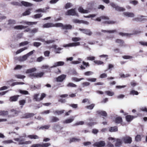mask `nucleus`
<instances>
[{
    "mask_svg": "<svg viewBox=\"0 0 147 147\" xmlns=\"http://www.w3.org/2000/svg\"><path fill=\"white\" fill-rule=\"evenodd\" d=\"M123 14L125 16L128 17H133L134 16V14L133 13L125 12L123 13Z\"/></svg>",
    "mask_w": 147,
    "mask_h": 147,
    "instance_id": "nucleus-23",
    "label": "nucleus"
},
{
    "mask_svg": "<svg viewBox=\"0 0 147 147\" xmlns=\"http://www.w3.org/2000/svg\"><path fill=\"white\" fill-rule=\"evenodd\" d=\"M67 86L69 87H76L77 85L73 83L70 82L67 84Z\"/></svg>",
    "mask_w": 147,
    "mask_h": 147,
    "instance_id": "nucleus-50",
    "label": "nucleus"
},
{
    "mask_svg": "<svg viewBox=\"0 0 147 147\" xmlns=\"http://www.w3.org/2000/svg\"><path fill=\"white\" fill-rule=\"evenodd\" d=\"M21 3L22 6L23 5L26 7L31 6L32 5V4L30 3L23 1L21 2Z\"/></svg>",
    "mask_w": 147,
    "mask_h": 147,
    "instance_id": "nucleus-24",
    "label": "nucleus"
},
{
    "mask_svg": "<svg viewBox=\"0 0 147 147\" xmlns=\"http://www.w3.org/2000/svg\"><path fill=\"white\" fill-rule=\"evenodd\" d=\"M96 113L104 117H107V113L105 111L99 110L96 111Z\"/></svg>",
    "mask_w": 147,
    "mask_h": 147,
    "instance_id": "nucleus-18",
    "label": "nucleus"
},
{
    "mask_svg": "<svg viewBox=\"0 0 147 147\" xmlns=\"http://www.w3.org/2000/svg\"><path fill=\"white\" fill-rule=\"evenodd\" d=\"M93 74V72L91 71H88L84 73V75L87 76H89L92 75Z\"/></svg>",
    "mask_w": 147,
    "mask_h": 147,
    "instance_id": "nucleus-63",
    "label": "nucleus"
},
{
    "mask_svg": "<svg viewBox=\"0 0 147 147\" xmlns=\"http://www.w3.org/2000/svg\"><path fill=\"white\" fill-rule=\"evenodd\" d=\"M54 24V27H62V28H63V24L61 23H57L55 24Z\"/></svg>",
    "mask_w": 147,
    "mask_h": 147,
    "instance_id": "nucleus-62",
    "label": "nucleus"
},
{
    "mask_svg": "<svg viewBox=\"0 0 147 147\" xmlns=\"http://www.w3.org/2000/svg\"><path fill=\"white\" fill-rule=\"evenodd\" d=\"M27 137L30 139H36L39 138V137L38 136L35 135H28L27 136Z\"/></svg>",
    "mask_w": 147,
    "mask_h": 147,
    "instance_id": "nucleus-27",
    "label": "nucleus"
},
{
    "mask_svg": "<svg viewBox=\"0 0 147 147\" xmlns=\"http://www.w3.org/2000/svg\"><path fill=\"white\" fill-rule=\"evenodd\" d=\"M41 87V86L40 85H37L36 86L35 85H33L32 86H31V88L32 89H33L34 90H35L36 89H39Z\"/></svg>",
    "mask_w": 147,
    "mask_h": 147,
    "instance_id": "nucleus-41",
    "label": "nucleus"
},
{
    "mask_svg": "<svg viewBox=\"0 0 147 147\" xmlns=\"http://www.w3.org/2000/svg\"><path fill=\"white\" fill-rule=\"evenodd\" d=\"M81 40V38L80 37H73L72 38V40L74 42H77L80 40Z\"/></svg>",
    "mask_w": 147,
    "mask_h": 147,
    "instance_id": "nucleus-52",
    "label": "nucleus"
},
{
    "mask_svg": "<svg viewBox=\"0 0 147 147\" xmlns=\"http://www.w3.org/2000/svg\"><path fill=\"white\" fill-rule=\"evenodd\" d=\"M74 120V118L73 117L71 119H66L63 122L64 123H69L72 122Z\"/></svg>",
    "mask_w": 147,
    "mask_h": 147,
    "instance_id": "nucleus-30",
    "label": "nucleus"
},
{
    "mask_svg": "<svg viewBox=\"0 0 147 147\" xmlns=\"http://www.w3.org/2000/svg\"><path fill=\"white\" fill-rule=\"evenodd\" d=\"M35 114L32 113H26L24 114L22 117L23 118L28 119L32 117Z\"/></svg>",
    "mask_w": 147,
    "mask_h": 147,
    "instance_id": "nucleus-12",
    "label": "nucleus"
},
{
    "mask_svg": "<svg viewBox=\"0 0 147 147\" xmlns=\"http://www.w3.org/2000/svg\"><path fill=\"white\" fill-rule=\"evenodd\" d=\"M8 112L7 111H0V115L4 116L7 115Z\"/></svg>",
    "mask_w": 147,
    "mask_h": 147,
    "instance_id": "nucleus-36",
    "label": "nucleus"
},
{
    "mask_svg": "<svg viewBox=\"0 0 147 147\" xmlns=\"http://www.w3.org/2000/svg\"><path fill=\"white\" fill-rule=\"evenodd\" d=\"M105 145V142L101 141L99 142H96L93 144V146L97 147H102L104 146Z\"/></svg>",
    "mask_w": 147,
    "mask_h": 147,
    "instance_id": "nucleus-7",
    "label": "nucleus"
},
{
    "mask_svg": "<svg viewBox=\"0 0 147 147\" xmlns=\"http://www.w3.org/2000/svg\"><path fill=\"white\" fill-rule=\"evenodd\" d=\"M20 111L16 109H11L10 112V114L8 115L9 117H13L16 116L18 115Z\"/></svg>",
    "mask_w": 147,
    "mask_h": 147,
    "instance_id": "nucleus-3",
    "label": "nucleus"
},
{
    "mask_svg": "<svg viewBox=\"0 0 147 147\" xmlns=\"http://www.w3.org/2000/svg\"><path fill=\"white\" fill-rule=\"evenodd\" d=\"M11 4L13 5H18V6H21V3L17 2H12Z\"/></svg>",
    "mask_w": 147,
    "mask_h": 147,
    "instance_id": "nucleus-61",
    "label": "nucleus"
},
{
    "mask_svg": "<svg viewBox=\"0 0 147 147\" xmlns=\"http://www.w3.org/2000/svg\"><path fill=\"white\" fill-rule=\"evenodd\" d=\"M78 10L79 12L83 13H87L89 12L88 10L84 9L82 7H79L78 8Z\"/></svg>",
    "mask_w": 147,
    "mask_h": 147,
    "instance_id": "nucleus-20",
    "label": "nucleus"
},
{
    "mask_svg": "<svg viewBox=\"0 0 147 147\" xmlns=\"http://www.w3.org/2000/svg\"><path fill=\"white\" fill-rule=\"evenodd\" d=\"M117 131L118 127L117 126L111 127L109 129V131L111 132Z\"/></svg>",
    "mask_w": 147,
    "mask_h": 147,
    "instance_id": "nucleus-25",
    "label": "nucleus"
},
{
    "mask_svg": "<svg viewBox=\"0 0 147 147\" xmlns=\"http://www.w3.org/2000/svg\"><path fill=\"white\" fill-rule=\"evenodd\" d=\"M84 79V78H78L76 77H72L71 78V80L72 81L76 82H78Z\"/></svg>",
    "mask_w": 147,
    "mask_h": 147,
    "instance_id": "nucleus-35",
    "label": "nucleus"
},
{
    "mask_svg": "<svg viewBox=\"0 0 147 147\" xmlns=\"http://www.w3.org/2000/svg\"><path fill=\"white\" fill-rule=\"evenodd\" d=\"M101 32H108L109 33H113L115 32H117V30H101Z\"/></svg>",
    "mask_w": 147,
    "mask_h": 147,
    "instance_id": "nucleus-32",
    "label": "nucleus"
},
{
    "mask_svg": "<svg viewBox=\"0 0 147 147\" xmlns=\"http://www.w3.org/2000/svg\"><path fill=\"white\" fill-rule=\"evenodd\" d=\"M119 76H120L121 78H127L130 76V75L129 74H127L125 75L124 74L122 73H121L119 74Z\"/></svg>",
    "mask_w": 147,
    "mask_h": 147,
    "instance_id": "nucleus-43",
    "label": "nucleus"
},
{
    "mask_svg": "<svg viewBox=\"0 0 147 147\" xmlns=\"http://www.w3.org/2000/svg\"><path fill=\"white\" fill-rule=\"evenodd\" d=\"M129 3L130 4L134 5H136L138 3V2L136 0H130L129 1Z\"/></svg>",
    "mask_w": 147,
    "mask_h": 147,
    "instance_id": "nucleus-56",
    "label": "nucleus"
},
{
    "mask_svg": "<svg viewBox=\"0 0 147 147\" xmlns=\"http://www.w3.org/2000/svg\"><path fill=\"white\" fill-rule=\"evenodd\" d=\"M80 45V43L79 42H74L71 43H69L68 44H66L63 46L64 47H76L77 46H79Z\"/></svg>",
    "mask_w": 147,
    "mask_h": 147,
    "instance_id": "nucleus-10",
    "label": "nucleus"
},
{
    "mask_svg": "<svg viewBox=\"0 0 147 147\" xmlns=\"http://www.w3.org/2000/svg\"><path fill=\"white\" fill-rule=\"evenodd\" d=\"M54 27V24L51 23H48L43 25V28H49Z\"/></svg>",
    "mask_w": 147,
    "mask_h": 147,
    "instance_id": "nucleus-17",
    "label": "nucleus"
},
{
    "mask_svg": "<svg viewBox=\"0 0 147 147\" xmlns=\"http://www.w3.org/2000/svg\"><path fill=\"white\" fill-rule=\"evenodd\" d=\"M72 28V26L70 24H66L63 25V29L66 30L71 29Z\"/></svg>",
    "mask_w": 147,
    "mask_h": 147,
    "instance_id": "nucleus-31",
    "label": "nucleus"
},
{
    "mask_svg": "<svg viewBox=\"0 0 147 147\" xmlns=\"http://www.w3.org/2000/svg\"><path fill=\"white\" fill-rule=\"evenodd\" d=\"M115 42L119 44V47H125L126 46L124 41L122 39H117L115 40Z\"/></svg>",
    "mask_w": 147,
    "mask_h": 147,
    "instance_id": "nucleus-11",
    "label": "nucleus"
},
{
    "mask_svg": "<svg viewBox=\"0 0 147 147\" xmlns=\"http://www.w3.org/2000/svg\"><path fill=\"white\" fill-rule=\"evenodd\" d=\"M38 22H25V23L28 25H31L33 24H37Z\"/></svg>",
    "mask_w": 147,
    "mask_h": 147,
    "instance_id": "nucleus-47",
    "label": "nucleus"
},
{
    "mask_svg": "<svg viewBox=\"0 0 147 147\" xmlns=\"http://www.w3.org/2000/svg\"><path fill=\"white\" fill-rule=\"evenodd\" d=\"M95 105L94 104H92L90 105L86 106V108L87 109L92 110L94 108Z\"/></svg>",
    "mask_w": 147,
    "mask_h": 147,
    "instance_id": "nucleus-42",
    "label": "nucleus"
},
{
    "mask_svg": "<svg viewBox=\"0 0 147 147\" xmlns=\"http://www.w3.org/2000/svg\"><path fill=\"white\" fill-rule=\"evenodd\" d=\"M36 69L35 68H33L27 70L26 71V73H30L34 72L36 71Z\"/></svg>",
    "mask_w": 147,
    "mask_h": 147,
    "instance_id": "nucleus-33",
    "label": "nucleus"
},
{
    "mask_svg": "<svg viewBox=\"0 0 147 147\" xmlns=\"http://www.w3.org/2000/svg\"><path fill=\"white\" fill-rule=\"evenodd\" d=\"M59 120V119L57 117L53 116L51 117V122H57Z\"/></svg>",
    "mask_w": 147,
    "mask_h": 147,
    "instance_id": "nucleus-29",
    "label": "nucleus"
},
{
    "mask_svg": "<svg viewBox=\"0 0 147 147\" xmlns=\"http://www.w3.org/2000/svg\"><path fill=\"white\" fill-rule=\"evenodd\" d=\"M95 57L94 56H89L87 57L86 59L87 60L93 61L95 60Z\"/></svg>",
    "mask_w": 147,
    "mask_h": 147,
    "instance_id": "nucleus-64",
    "label": "nucleus"
},
{
    "mask_svg": "<svg viewBox=\"0 0 147 147\" xmlns=\"http://www.w3.org/2000/svg\"><path fill=\"white\" fill-rule=\"evenodd\" d=\"M66 76L64 74H62L56 78V81L57 82H62L65 78Z\"/></svg>",
    "mask_w": 147,
    "mask_h": 147,
    "instance_id": "nucleus-14",
    "label": "nucleus"
},
{
    "mask_svg": "<svg viewBox=\"0 0 147 147\" xmlns=\"http://www.w3.org/2000/svg\"><path fill=\"white\" fill-rule=\"evenodd\" d=\"M116 23V22L115 21H114L112 20H109V21H106L103 22V23L105 24H115Z\"/></svg>",
    "mask_w": 147,
    "mask_h": 147,
    "instance_id": "nucleus-38",
    "label": "nucleus"
},
{
    "mask_svg": "<svg viewBox=\"0 0 147 147\" xmlns=\"http://www.w3.org/2000/svg\"><path fill=\"white\" fill-rule=\"evenodd\" d=\"M22 136H19L20 138H15L14 139V140L17 142H19V144H30L31 143V142L30 141H25V139L22 138Z\"/></svg>",
    "mask_w": 147,
    "mask_h": 147,
    "instance_id": "nucleus-1",
    "label": "nucleus"
},
{
    "mask_svg": "<svg viewBox=\"0 0 147 147\" xmlns=\"http://www.w3.org/2000/svg\"><path fill=\"white\" fill-rule=\"evenodd\" d=\"M115 122L117 123H121L123 122L122 118L120 116L116 117L115 119Z\"/></svg>",
    "mask_w": 147,
    "mask_h": 147,
    "instance_id": "nucleus-21",
    "label": "nucleus"
},
{
    "mask_svg": "<svg viewBox=\"0 0 147 147\" xmlns=\"http://www.w3.org/2000/svg\"><path fill=\"white\" fill-rule=\"evenodd\" d=\"M122 57L123 58L125 59H129L132 58L133 57L132 56L129 55H125L123 56Z\"/></svg>",
    "mask_w": 147,
    "mask_h": 147,
    "instance_id": "nucleus-58",
    "label": "nucleus"
},
{
    "mask_svg": "<svg viewBox=\"0 0 147 147\" xmlns=\"http://www.w3.org/2000/svg\"><path fill=\"white\" fill-rule=\"evenodd\" d=\"M28 43L29 42L28 41H25L20 43L19 44V46L20 47L21 46H24L28 44Z\"/></svg>",
    "mask_w": 147,
    "mask_h": 147,
    "instance_id": "nucleus-59",
    "label": "nucleus"
},
{
    "mask_svg": "<svg viewBox=\"0 0 147 147\" xmlns=\"http://www.w3.org/2000/svg\"><path fill=\"white\" fill-rule=\"evenodd\" d=\"M20 96L19 95H15L10 97L9 100L10 102H16L18 100Z\"/></svg>",
    "mask_w": 147,
    "mask_h": 147,
    "instance_id": "nucleus-13",
    "label": "nucleus"
},
{
    "mask_svg": "<svg viewBox=\"0 0 147 147\" xmlns=\"http://www.w3.org/2000/svg\"><path fill=\"white\" fill-rule=\"evenodd\" d=\"M28 58L27 56L26 55H23L22 57H20L18 58V60L20 61H24L26 60Z\"/></svg>",
    "mask_w": 147,
    "mask_h": 147,
    "instance_id": "nucleus-22",
    "label": "nucleus"
},
{
    "mask_svg": "<svg viewBox=\"0 0 147 147\" xmlns=\"http://www.w3.org/2000/svg\"><path fill=\"white\" fill-rule=\"evenodd\" d=\"M41 43L40 42H34L33 43V45L36 47H38L41 45Z\"/></svg>",
    "mask_w": 147,
    "mask_h": 147,
    "instance_id": "nucleus-51",
    "label": "nucleus"
},
{
    "mask_svg": "<svg viewBox=\"0 0 147 147\" xmlns=\"http://www.w3.org/2000/svg\"><path fill=\"white\" fill-rule=\"evenodd\" d=\"M51 145V144L49 143H45L40 144V147H47Z\"/></svg>",
    "mask_w": 147,
    "mask_h": 147,
    "instance_id": "nucleus-60",
    "label": "nucleus"
},
{
    "mask_svg": "<svg viewBox=\"0 0 147 147\" xmlns=\"http://www.w3.org/2000/svg\"><path fill=\"white\" fill-rule=\"evenodd\" d=\"M13 142V141L12 140H6L3 141L2 143L4 144H8Z\"/></svg>",
    "mask_w": 147,
    "mask_h": 147,
    "instance_id": "nucleus-55",
    "label": "nucleus"
},
{
    "mask_svg": "<svg viewBox=\"0 0 147 147\" xmlns=\"http://www.w3.org/2000/svg\"><path fill=\"white\" fill-rule=\"evenodd\" d=\"M94 62L98 65H101L104 64L103 62L100 60H95L94 61Z\"/></svg>",
    "mask_w": 147,
    "mask_h": 147,
    "instance_id": "nucleus-49",
    "label": "nucleus"
},
{
    "mask_svg": "<svg viewBox=\"0 0 147 147\" xmlns=\"http://www.w3.org/2000/svg\"><path fill=\"white\" fill-rule=\"evenodd\" d=\"M130 94V95H138V94L139 93L137 91H135L134 90H131L130 92L129 93Z\"/></svg>",
    "mask_w": 147,
    "mask_h": 147,
    "instance_id": "nucleus-44",
    "label": "nucleus"
},
{
    "mask_svg": "<svg viewBox=\"0 0 147 147\" xmlns=\"http://www.w3.org/2000/svg\"><path fill=\"white\" fill-rule=\"evenodd\" d=\"M110 5L113 8H115V10L119 11H123L125 9L123 7H121L117 5L115 3L111 2L110 3Z\"/></svg>",
    "mask_w": 147,
    "mask_h": 147,
    "instance_id": "nucleus-5",
    "label": "nucleus"
},
{
    "mask_svg": "<svg viewBox=\"0 0 147 147\" xmlns=\"http://www.w3.org/2000/svg\"><path fill=\"white\" fill-rule=\"evenodd\" d=\"M65 14L66 15L68 16L76 15L77 16H78V14L76 13L75 9H71L68 10L65 13Z\"/></svg>",
    "mask_w": 147,
    "mask_h": 147,
    "instance_id": "nucleus-6",
    "label": "nucleus"
},
{
    "mask_svg": "<svg viewBox=\"0 0 147 147\" xmlns=\"http://www.w3.org/2000/svg\"><path fill=\"white\" fill-rule=\"evenodd\" d=\"M105 93L108 96H112L114 94V93L110 91H107L105 92Z\"/></svg>",
    "mask_w": 147,
    "mask_h": 147,
    "instance_id": "nucleus-57",
    "label": "nucleus"
},
{
    "mask_svg": "<svg viewBox=\"0 0 147 147\" xmlns=\"http://www.w3.org/2000/svg\"><path fill=\"white\" fill-rule=\"evenodd\" d=\"M135 141L136 142H139L141 141L142 137L140 135H137L135 137Z\"/></svg>",
    "mask_w": 147,
    "mask_h": 147,
    "instance_id": "nucleus-28",
    "label": "nucleus"
},
{
    "mask_svg": "<svg viewBox=\"0 0 147 147\" xmlns=\"http://www.w3.org/2000/svg\"><path fill=\"white\" fill-rule=\"evenodd\" d=\"M16 24V22L15 20H9L8 21V25L14 24Z\"/></svg>",
    "mask_w": 147,
    "mask_h": 147,
    "instance_id": "nucleus-46",
    "label": "nucleus"
},
{
    "mask_svg": "<svg viewBox=\"0 0 147 147\" xmlns=\"http://www.w3.org/2000/svg\"><path fill=\"white\" fill-rule=\"evenodd\" d=\"M65 111L64 110H62L60 111L56 110L53 113L55 114L56 113L57 115H59L63 113H64Z\"/></svg>",
    "mask_w": 147,
    "mask_h": 147,
    "instance_id": "nucleus-34",
    "label": "nucleus"
},
{
    "mask_svg": "<svg viewBox=\"0 0 147 147\" xmlns=\"http://www.w3.org/2000/svg\"><path fill=\"white\" fill-rule=\"evenodd\" d=\"M146 16L142 15L140 16V17H137L133 19L134 21H136L137 22H142L143 21L146 20L147 19L144 18Z\"/></svg>",
    "mask_w": 147,
    "mask_h": 147,
    "instance_id": "nucleus-9",
    "label": "nucleus"
},
{
    "mask_svg": "<svg viewBox=\"0 0 147 147\" xmlns=\"http://www.w3.org/2000/svg\"><path fill=\"white\" fill-rule=\"evenodd\" d=\"M44 74V72H40L39 73H36V78H41L43 76Z\"/></svg>",
    "mask_w": 147,
    "mask_h": 147,
    "instance_id": "nucleus-37",
    "label": "nucleus"
},
{
    "mask_svg": "<svg viewBox=\"0 0 147 147\" xmlns=\"http://www.w3.org/2000/svg\"><path fill=\"white\" fill-rule=\"evenodd\" d=\"M24 84V83L22 82H15L12 83V84L11 85V86H14L16 85H18V84Z\"/></svg>",
    "mask_w": 147,
    "mask_h": 147,
    "instance_id": "nucleus-48",
    "label": "nucleus"
},
{
    "mask_svg": "<svg viewBox=\"0 0 147 147\" xmlns=\"http://www.w3.org/2000/svg\"><path fill=\"white\" fill-rule=\"evenodd\" d=\"M27 26H24L23 25H17L14 27V28L15 29L17 30H22L26 28Z\"/></svg>",
    "mask_w": 147,
    "mask_h": 147,
    "instance_id": "nucleus-26",
    "label": "nucleus"
},
{
    "mask_svg": "<svg viewBox=\"0 0 147 147\" xmlns=\"http://www.w3.org/2000/svg\"><path fill=\"white\" fill-rule=\"evenodd\" d=\"M64 64V62L63 61H58L54 63V65L51 67L52 68L56 67L58 66L63 65Z\"/></svg>",
    "mask_w": 147,
    "mask_h": 147,
    "instance_id": "nucleus-15",
    "label": "nucleus"
},
{
    "mask_svg": "<svg viewBox=\"0 0 147 147\" xmlns=\"http://www.w3.org/2000/svg\"><path fill=\"white\" fill-rule=\"evenodd\" d=\"M42 16V15L41 13H38L32 16V18L35 19L38 18H41Z\"/></svg>",
    "mask_w": 147,
    "mask_h": 147,
    "instance_id": "nucleus-39",
    "label": "nucleus"
},
{
    "mask_svg": "<svg viewBox=\"0 0 147 147\" xmlns=\"http://www.w3.org/2000/svg\"><path fill=\"white\" fill-rule=\"evenodd\" d=\"M122 140L125 144H131L132 142V138L128 136H125L122 138Z\"/></svg>",
    "mask_w": 147,
    "mask_h": 147,
    "instance_id": "nucleus-2",
    "label": "nucleus"
},
{
    "mask_svg": "<svg viewBox=\"0 0 147 147\" xmlns=\"http://www.w3.org/2000/svg\"><path fill=\"white\" fill-rule=\"evenodd\" d=\"M50 127V125H45L44 126H41L40 128V129H48Z\"/></svg>",
    "mask_w": 147,
    "mask_h": 147,
    "instance_id": "nucleus-53",
    "label": "nucleus"
},
{
    "mask_svg": "<svg viewBox=\"0 0 147 147\" xmlns=\"http://www.w3.org/2000/svg\"><path fill=\"white\" fill-rule=\"evenodd\" d=\"M96 124V123L93 122H90L86 123L87 125L90 127H91L92 126H93Z\"/></svg>",
    "mask_w": 147,
    "mask_h": 147,
    "instance_id": "nucleus-54",
    "label": "nucleus"
},
{
    "mask_svg": "<svg viewBox=\"0 0 147 147\" xmlns=\"http://www.w3.org/2000/svg\"><path fill=\"white\" fill-rule=\"evenodd\" d=\"M136 117V116H132L130 115H127L125 116L126 120L127 122H130Z\"/></svg>",
    "mask_w": 147,
    "mask_h": 147,
    "instance_id": "nucleus-16",
    "label": "nucleus"
},
{
    "mask_svg": "<svg viewBox=\"0 0 147 147\" xmlns=\"http://www.w3.org/2000/svg\"><path fill=\"white\" fill-rule=\"evenodd\" d=\"M28 49V47H24L23 48H22L19 49V50H17L16 52V54H18L21 52L27 49Z\"/></svg>",
    "mask_w": 147,
    "mask_h": 147,
    "instance_id": "nucleus-40",
    "label": "nucleus"
},
{
    "mask_svg": "<svg viewBox=\"0 0 147 147\" xmlns=\"http://www.w3.org/2000/svg\"><path fill=\"white\" fill-rule=\"evenodd\" d=\"M19 92L21 93L24 95L28 94H29L28 92L26 90H19Z\"/></svg>",
    "mask_w": 147,
    "mask_h": 147,
    "instance_id": "nucleus-45",
    "label": "nucleus"
},
{
    "mask_svg": "<svg viewBox=\"0 0 147 147\" xmlns=\"http://www.w3.org/2000/svg\"><path fill=\"white\" fill-rule=\"evenodd\" d=\"M80 140V139L79 138L73 137L70 139L69 142V143H71L72 142H79Z\"/></svg>",
    "mask_w": 147,
    "mask_h": 147,
    "instance_id": "nucleus-19",
    "label": "nucleus"
},
{
    "mask_svg": "<svg viewBox=\"0 0 147 147\" xmlns=\"http://www.w3.org/2000/svg\"><path fill=\"white\" fill-rule=\"evenodd\" d=\"M79 30L80 31L82 32L83 33L89 36L91 35L92 34V32L89 29H82L80 28L79 29Z\"/></svg>",
    "mask_w": 147,
    "mask_h": 147,
    "instance_id": "nucleus-8",
    "label": "nucleus"
},
{
    "mask_svg": "<svg viewBox=\"0 0 147 147\" xmlns=\"http://www.w3.org/2000/svg\"><path fill=\"white\" fill-rule=\"evenodd\" d=\"M39 95V94H35L34 95V98L36 101H40L42 100L46 96V94L44 93L41 94L40 97V98H38Z\"/></svg>",
    "mask_w": 147,
    "mask_h": 147,
    "instance_id": "nucleus-4",
    "label": "nucleus"
}]
</instances>
